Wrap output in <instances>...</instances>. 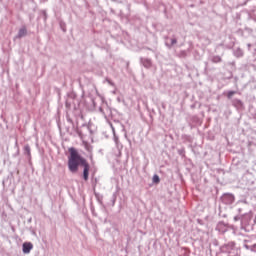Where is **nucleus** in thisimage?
Wrapping results in <instances>:
<instances>
[{"label": "nucleus", "instance_id": "nucleus-1", "mask_svg": "<svg viewBox=\"0 0 256 256\" xmlns=\"http://www.w3.org/2000/svg\"><path fill=\"white\" fill-rule=\"evenodd\" d=\"M68 151L70 153L68 157L69 171L71 173H77V171H79V165H81V167H84L83 179L84 181H89V171L91 169V166L89 165V162H87V159L79 155V151H77V149L73 147L69 148Z\"/></svg>", "mask_w": 256, "mask_h": 256}, {"label": "nucleus", "instance_id": "nucleus-2", "mask_svg": "<svg viewBox=\"0 0 256 256\" xmlns=\"http://www.w3.org/2000/svg\"><path fill=\"white\" fill-rule=\"evenodd\" d=\"M23 253H31V249H33V244L31 242H25L22 245Z\"/></svg>", "mask_w": 256, "mask_h": 256}, {"label": "nucleus", "instance_id": "nucleus-3", "mask_svg": "<svg viewBox=\"0 0 256 256\" xmlns=\"http://www.w3.org/2000/svg\"><path fill=\"white\" fill-rule=\"evenodd\" d=\"M25 35H27V29L25 28L20 29L18 32L19 39H21V37H25Z\"/></svg>", "mask_w": 256, "mask_h": 256}, {"label": "nucleus", "instance_id": "nucleus-4", "mask_svg": "<svg viewBox=\"0 0 256 256\" xmlns=\"http://www.w3.org/2000/svg\"><path fill=\"white\" fill-rule=\"evenodd\" d=\"M235 93H237V92H235V91H229L226 96H227L229 99H232V98H233V95H235Z\"/></svg>", "mask_w": 256, "mask_h": 256}, {"label": "nucleus", "instance_id": "nucleus-5", "mask_svg": "<svg viewBox=\"0 0 256 256\" xmlns=\"http://www.w3.org/2000/svg\"><path fill=\"white\" fill-rule=\"evenodd\" d=\"M159 181H160L159 176L154 175L153 176V183H159Z\"/></svg>", "mask_w": 256, "mask_h": 256}, {"label": "nucleus", "instance_id": "nucleus-6", "mask_svg": "<svg viewBox=\"0 0 256 256\" xmlns=\"http://www.w3.org/2000/svg\"><path fill=\"white\" fill-rule=\"evenodd\" d=\"M214 63H221V57H215L213 58Z\"/></svg>", "mask_w": 256, "mask_h": 256}, {"label": "nucleus", "instance_id": "nucleus-7", "mask_svg": "<svg viewBox=\"0 0 256 256\" xmlns=\"http://www.w3.org/2000/svg\"><path fill=\"white\" fill-rule=\"evenodd\" d=\"M250 250L253 252V253H256V244L252 245L250 247Z\"/></svg>", "mask_w": 256, "mask_h": 256}, {"label": "nucleus", "instance_id": "nucleus-8", "mask_svg": "<svg viewBox=\"0 0 256 256\" xmlns=\"http://www.w3.org/2000/svg\"><path fill=\"white\" fill-rule=\"evenodd\" d=\"M175 44H177V39L174 38L171 40V45H175Z\"/></svg>", "mask_w": 256, "mask_h": 256}]
</instances>
